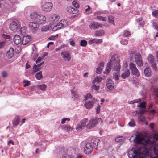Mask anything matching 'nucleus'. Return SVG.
<instances>
[{"instance_id": "nucleus-34", "label": "nucleus", "mask_w": 158, "mask_h": 158, "mask_svg": "<svg viewBox=\"0 0 158 158\" xmlns=\"http://www.w3.org/2000/svg\"><path fill=\"white\" fill-rule=\"evenodd\" d=\"M35 77L38 80H40L43 78V76L42 74V71L38 72L35 75Z\"/></svg>"}, {"instance_id": "nucleus-22", "label": "nucleus", "mask_w": 158, "mask_h": 158, "mask_svg": "<svg viewBox=\"0 0 158 158\" xmlns=\"http://www.w3.org/2000/svg\"><path fill=\"white\" fill-rule=\"evenodd\" d=\"M14 53V49L13 48H10L9 50L7 51L6 53V56L8 58L10 59L13 56Z\"/></svg>"}, {"instance_id": "nucleus-26", "label": "nucleus", "mask_w": 158, "mask_h": 158, "mask_svg": "<svg viewBox=\"0 0 158 158\" xmlns=\"http://www.w3.org/2000/svg\"><path fill=\"white\" fill-rule=\"evenodd\" d=\"M71 97L73 100H75L78 99V95L75 91L72 89L71 90Z\"/></svg>"}, {"instance_id": "nucleus-4", "label": "nucleus", "mask_w": 158, "mask_h": 158, "mask_svg": "<svg viewBox=\"0 0 158 158\" xmlns=\"http://www.w3.org/2000/svg\"><path fill=\"white\" fill-rule=\"evenodd\" d=\"M30 15L31 19L35 20L39 24L44 23L46 20V18L44 15L39 14L37 12H31Z\"/></svg>"}, {"instance_id": "nucleus-45", "label": "nucleus", "mask_w": 158, "mask_h": 158, "mask_svg": "<svg viewBox=\"0 0 158 158\" xmlns=\"http://www.w3.org/2000/svg\"><path fill=\"white\" fill-rule=\"evenodd\" d=\"M128 125L131 127L135 126V124L134 120V119H131L130 121L128 123Z\"/></svg>"}, {"instance_id": "nucleus-29", "label": "nucleus", "mask_w": 158, "mask_h": 158, "mask_svg": "<svg viewBox=\"0 0 158 158\" xmlns=\"http://www.w3.org/2000/svg\"><path fill=\"white\" fill-rule=\"evenodd\" d=\"M84 98L83 100L84 101H86L89 99L93 100V98L91 94L89 93L86 94V95L84 96Z\"/></svg>"}, {"instance_id": "nucleus-38", "label": "nucleus", "mask_w": 158, "mask_h": 158, "mask_svg": "<svg viewBox=\"0 0 158 158\" xmlns=\"http://www.w3.org/2000/svg\"><path fill=\"white\" fill-rule=\"evenodd\" d=\"M62 129L66 131H71L73 130L72 128L70 126H68L66 125L64 126Z\"/></svg>"}, {"instance_id": "nucleus-15", "label": "nucleus", "mask_w": 158, "mask_h": 158, "mask_svg": "<svg viewBox=\"0 0 158 158\" xmlns=\"http://www.w3.org/2000/svg\"><path fill=\"white\" fill-rule=\"evenodd\" d=\"M93 149L91 144L89 143L86 144V146L84 149V152L86 154H89L91 153Z\"/></svg>"}, {"instance_id": "nucleus-28", "label": "nucleus", "mask_w": 158, "mask_h": 158, "mask_svg": "<svg viewBox=\"0 0 158 158\" xmlns=\"http://www.w3.org/2000/svg\"><path fill=\"white\" fill-rule=\"evenodd\" d=\"M99 141V139H93L91 140V143L93 146L96 149H97Z\"/></svg>"}, {"instance_id": "nucleus-7", "label": "nucleus", "mask_w": 158, "mask_h": 158, "mask_svg": "<svg viewBox=\"0 0 158 158\" xmlns=\"http://www.w3.org/2000/svg\"><path fill=\"white\" fill-rule=\"evenodd\" d=\"M129 67L131 73L133 75L136 77L140 76V73L134 63L131 62L129 64Z\"/></svg>"}, {"instance_id": "nucleus-48", "label": "nucleus", "mask_w": 158, "mask_h": 158, "mask_svg": "<svg viewBox=\"0 0 158 158\" xmlns=\"http://www.w3.org/2000/svg\"><path fill=\"white\" fill-rule=\"evenodd\" d=\"M58 35L57 34L55 35H52L50 36L48 38V40H56L58 37Z\"/></svg>"}, {"instance_id": "nucleus-33", "label": "nucleus", "mask_w": 158, "mask_h": 158, "mask_svg": "<svg viewBox=\"0 0 158 158\" xmlns=\"http://www.w3.org/2000/svg\"><path fill=\"white\" fill-rule=\"evenodd\" d=\"M19 117H16L13 121V124L15 126H17L19 123Z\"/></svg>"}, {"instance_id": "nucleus-42", "label": "nucleus", "mask_w": 158, "mask_h": 158, "mask_svg": "<svg viewBox=\"0 0 158 158\" xmlns=\"http://www.w3.org/2000/svg\"><path fill=\"white\" fill-rule=\"evenodd\" d=\"M87 44V42L85 40H82L81 41L80 43V45L82 47L85 46Z\"/></svg>"}, {"instance_id": "nucleus-31", "label": "nucleus", "mask_w": 158, "mask_h": 158, "mask_svg": "<svg viewBox=\"0 0 158 158\" xmlns=\"http://www.w3.org/2000/svg\"><path fill=\"white\" fill-rule=\"evenodd\" d=\"M37 87L39 89L42 91H45L47 88V85L44 84L42 85H37Z\"/></svg>"}, {"instance_id": "nucleus-61", "label": "nucleus", "mask_w": 158, "mask_h": 158, "mask_svg": "<svg viewBox=\"0 0 158 158\" xmlns=\"http://www.w3.org/2000/svg\"><path fill=\"white\" fill-rule=\"evenodd\" d=\"M122 137H119L116 138L115 139V141L117 142H119V141L121 140Z\"/></svg>"}, {"instance_id": "nucleus-46", "label": "nucleus", "mask_w": 158, "mask_h": 158, "mask_svg": "<svg viewBox=\"0 0 158 158\" xmlns=\"http://www.w3.org/2000/svg\"><path fill=\"white\" fill-rule=\"evenodd\" d=\"M138 120L139 121L143 122L145 120V118L143 116L141 115L139 116Z\"/></svg>"}, {"instance_id": "nucleus-30", "label": "nucleus", "mask_w": 158, "mask_h": 158, "mask_svg": "<svg viewBox=\"0 0 158 158\" xmlns=\"http://www.w3.org/2000/svg\"><path fill=\"white\" fill-rule=\"evenodd\" d=\"M102 79L101 77H96L92 81V83L96 84L99 83L102 80Z\"/></svg>"}, {"instance_id": "nucleus-17", "label": "nucleus", "mask_w": 158, "mask_h": 158, "mask_svg": "<svg viewBox=\"0 0 158 158\" xmlns=\"http://www.w3.org/2000/svg\"><path fill=\"white\" fill-rule=\"evenodd\" d=\"M106 85L107 88L109 90H112L114 88V84L111 79L107 80Z\"/></svg>"}, {"instance_id": "nucleus-8", "label": "nucleus", "mask_w": 158, "mask_h": 158, "mask_svg": "<svg viewBox=\"0 0 158 158\" xmlns=\"http://www.w3.org/2000/svg\"><path fill=\"white\" fill-rule=\"evenodd\" d=\"M85 102L84 106L88 109H90L92 108L94 104L96 103L97 102V100L95 98H93L91 101H85Z\"/></svg>"}, {"instance_id": "nucleus-20", "label": "nucleus", "mask_w": 158, "mask_h": 158, "mask_svg": "<svg viewBox=\"0 0 158 158\" xmlns=\"http://www.w3.org/2000/svg\"><path fill=\"white\" fill-rule=\"evenodd\" d=\"M13 40L15 44L16 45L19 44L22 42L21 37L19 35H15Z\"/></svg>"}, {"instance_id": "nucleus-36", "label": "nucleus", "mask_w": 158, "mask_h": 158, "mask_svg": "<svg viewBox=\"0 0 158 158\" xmlns=\"http://www.w3.org/2000/svg\"><path fill=\"white\" fill-rule=\"evenodd\" d=\"M146 103L145 102H140V103L137 105V107L140 108H146Z\"/></svg>"}, {"instance_id": "nucleus-44", "label": "nucleus", "mask_w": 158, "mask_h": 158, "mask_svg": "<svg viewBox=\"0 0 158 158\" xmlns=\"http://www.w3.org/2000/svg\"><path fill=\"white\" fill-rule=\"evenodd\" d=\"M97 19L99 20L106 21V17H102L101 16H98L97 17Z\"/></svg>"}, {"instance_id": "nucleus-35", "label": "nucleus", "mask_w": 158, "mask_h": 158, "mask_svg": "<svg viewBox=\"0 0 158 158\" xmlns=\"http://www.w3.org/2000/svg\"><path fill=\"white\" fill-rule=\"evenodd\" d=\"M154 56L151 55L149 54L148 56V62L150 63H153L154 62Z\"/></svg>"}, {"instance_id": "nucleus-62", "label": "nucleus", "mask_w": 158, "mask_h": 158, "mask_svg": "<svg viewBox=\"0 0 158 158\" xmlns=\"http://www.w3.org/2000/svg\"><path fill=\"white\" fill-rule=\"evenodd\" d=\"M155 94L156 96L158 97V88H156L154 90Z\"/></svg>"}, {"instance_id": "nucleus-37", "label": "nucleus", "mask_w": 158, "mask_h": 158, "mask_svg": "<svg viewBox=\"0 0 158 158\" xmlns=\"http://www.w3.org/2000/svg\"><path fill=\"white\" fill-rule=\"evenodd\" d=\"M50 27L48 26H45L42 27L41 30L43 32L47 31L50 29Z\"/></svg>"}, {"instance_id": "nucleus-5", "label": "nucleus", "mask_w": 158, "mask_h": 158, "mask_svg": "<svg viewBox=\"0 0 158 158\" xmlns=\"http://www.w3.org/2000/svg\"><path fill=\"white\" fill-rule=\"evenodd\" d=\"M52 3L50 2H42L41 3V9L44 12H49L52 10Z\"/></svg>"}, {"instance_id": "nucleus-13", "label": "nucleus", "mask_w": 158, "mask_h": 158, "mask_svg": "<svg viewBox=\"0 0 158 158\" xmlns=\"http://www.w3.org/2000/svg\"><path fill=\"white\" fill-rule=\"evenodd\" d=\"M88 122V119L87 118H85L83 119L81 122V124L78 125L76 128V130L77 131L81 130L85 127H86V123Z\"/></svg>"}, {"instance_id": "nucleus-43", "label": "nucleus", "mask_w": 158, "mask_h": 158, "mask_svg": "<svg viewBox=\"0 0 158 158\" xmlns=\"http://www.w3.org/2000/svg\"><path fill=\"white\" fill-rule=\"evenodd\" d=\"M93 85L92 86V89L96 91H98L99 89V86H97L95 83H93Z\"/></svg>"}, {"instance_id": "nucleus-56", "label": "nucleus", "mask_w": 158, "mask_h": 158, "mask_svg": "<svg viewBox=\"0 0 158 158\" xmlns=\"http://www.w3.org/2000/svg\"><path fill=\"white\" fill-rule=\"evenodd\" d=\"M6 44L5 41H3L0 42V48L3 47Z\"/></svg>"}, {"instance_id": "nucleus-63", "label": "nucleus", "mask_w": 158, "mask_h": 158, "mask_svg": "<svg viewBox=\"0 0 158 158\" xmlns=\"http://www.w3.org/2000/svg\"><path fill=\"white\" fill-rule=\"evenodd\" d=\"M2 75L4 77H6L7 75V73L6 72H3L2 73Z\"/></svg>"}, {"instance_id": "nucleus-3", "label": "nucleus", "mask_w": 158, "mask_h": 158, "mask_svg": "<svg viewBox=\"0 0 158 158\" xmlns=\"http://www.w3.org/2000/svg\"><path fill=\"white\" fill-rule=\"evenodd\" d=\"M158 140V134H155L154 135L152 141L150 139H148L147 140H145L142 136L139 135H135L133 139V141L135 143L142 144L144 145L147 146L149 144H152L155 143Z\"/></svg>"}, {"instance_id": "nucleus-32", "label": "nucleus", "mask_w": 158, "mask_h": 158, "mask_svg": "<svg viewBox=\"0 0 158 158\" xmlns=\"http://www.w3.org/2000/svg\"><path fill=\"white\" fill-rule=\"evenodd\" d=\"M119 71H116V73L115 72L113 73V78L116 81L118 80L120 77V74L119 73Z\"/></svg>"}, {"instance_id": "nucleus-11", "label": "nucleus", "mask_w": 158, "mask_h": 158, "mask_svg": "<svg viewBox=\"0 0 158 158\" xmlns=\"http://www.w3.org/2000/svg\"><path fill=\"white\" fill-rule=\"evenodd\" d=\"M59 18L60 16L58 15L54 14L52 15L49 20L50 25H53L56 24L58 21Z\"/></svg>"}, {"instance_id": "nucleus-19", "label": "nucleus", "mask_w": 158, "mask_h": 158, "mask_svg": "<svg viewBox=\"0 0 158 158\" xmlns=\"http://www.w3.org/2000/svg\"><path fill=\"white\" fill-rule=\"evenodd\" d=\"M151 148L153 149V152L156 157H152L151 156L150 158H158V144H156L154 146H151Z\"/></svg>"}, {"instance_id": "nucleus-64", "label": "nucleus", "mask_w": 158, "mask_h": 158, "mask_svg": "<svg viewBox=\"0 0 158 158\" xmlns=\"http://www.w3.org/2000/svg\"><path fill=\"white\" fill-rule=\"evenodd\" d=\"M64 47L63 46L61 45L60 46L59 48H56L55 49V51L56 52H57L59 50H61L62 48H63Z\"/></svg>"}, {"instance_id": "nucleus-57", "label": "nucleus", "mask_w": 158, "mask_h": 158, "mask_svg": "<svg viewBox=\"0 0 158 158\" xmlns=\"http://www.w3.org/2000/svg\"><path fill=\"white\" fill-rule=\"evenodd\" d=\"M102 32L100 31H97L95 32V34L97 36H101L102 35Z\"/></svg>"}, {"instance_id": "nucleus-10", "label": "nucleus", "mask_w": 158, "mask_h": 158, "mask_svg": "<svg viewBox=\"0 0 158 158\" xmlns=\"http://www.w3.org/2000/svg\"><path fill=\"white\" fill-rule=\"evenodd\" d=\"M142 57L139 53H136L135 56V59L137 65L139 67L143 66V63L142 61Z\"/></svg>"}, {"instance_id": "nucleus-1", "label": "nucleus", "mask_w": 158, "mask_h": 158, "mask_svg": "<svg viewBox=\"0 0 158 158\" xmlns=\"http://www.w3.org/2000/svg\"><path fill=\"white\" fill-rule=\"evenodd\" d=\"M129 158H149L147 149L144 147H141L137 151L135 149H131L128 152Z\"/></svg>"}, {"instance_id": "nucleus-6", "label": "nucleus", "mask_w": 158, "mask_h": 158, "mask_svg": "<svg viewBox=\"0 0 158 158\" xmlns=\"http://www.w3.org/2000/svg\"><path fill=\"white\" fill-rule=\"evenodd\" d=\"M101 122L102 123V120L101 118H95L91 119L89 122L88 124L87 125L86 127L90 129L93 127L95 125L98 123Z\"/></svg>"}, {"instance_id": "nucleus-16", "label": "nucleus", "mask_w": 158, "mask_h": 158, "mask_svg": "<svg viewBox=\"0 0 158 158\" xmlns=\"http://www.w3.org/2000/svg\"><path fill=\"white\" fill-rule=\"evenodd\" d=\"M103 25L97 22H94L91 23L89 27L91 29H95L99 27H102Z\"/></svg>"}, {"instance_id": "nucleus-27", "label": "nucleus", "mask_w": 158, "mask_h": 158, "mask_svg": "<svg viewBox=\"0 0 158 158\" xmlns=\"http://www.w3.org/2000/svg\"><path fill=\"white\" fill-rule=\"evenodd\" d=\"M130 75L129 71L128 69H126L124 70V72L122 73L121 75V77L123 79H125L128 77Z\"/></svg>"}, {"instance_id": "nucleus-50", "label": "nucleus", "mask_w": 158, "mask_h": 158, "mask_svg": "<svg viewBox=\"0 0 158 158\" xmlns=\"http://www.w3.org/2000/svg\"><path fill=\"white\" fill-rule=\"evenodd\" d=\"M152 15L155 17L157 18L158 19V10H156L152 12Z\"/></svg>"}, {"instance_id": "nucleus-9", "label": "nucleus", "mask_w": 158, "mask_h": 158, "mask_svg": "<svg viewBox=\"0 0 158 158\" xmlns=\"http://www.w3.org/2000/svg\"><path fill=\"white\" fill-rule=\"evenodd\" d=\"M20 27L19 21L17 20L13 21L10 26V29L13 31H15Z\"/></svg>"}, {"instance_id": "nucleus-18", "label": "nucleus", "mask_w": 158, "mask_h": 158, "mask_svg": "<svg viewBox=\"0 0 158 158\" xmlns=\"http://www.w3.org/2000/svg\"><path fill=\"white\" fill-rule=\"evenodd\" d=\"M30 28L32 30L36 31L38 29L39 25L37 23L31 22L29 24Z\"/></svg>"}, {"instance_id": "nucleus-21", "label": "nucleus", "mask_w": 158, "mask_h": 158, "mask_svg": "<svg viewBox=\"0 0 158 158\" xmlns=\"http://www.w3.org/2000/svg\"><path fill=\"white\" fill-rule=\"evenodd\" d=\"M31 40V37L30 36H25L23 37L22 43L23 45H26Z\"/></svg>"}, {"instance_id": "nucleus-52", "label": "nucleus", "mask_w": 158, "mask_h": 158, "mask_svg": "<svg viewBox=\"0 0 158 158\" xmlns=\"http://www.w3.org/2000/svg\"><path fill=\"white\" fill-rule=\"evenodd\" d=\"M121 43L123 45H127L128 43L127 40L126 39H123L120 41Z\"/></svg>"}, {"instance_id": "nucleus-55", "label": "nucleus", "mask_w": 158, "mask_h": 158, "mask_svg": "<svg viewBox=\"0 0 158 158\" xmlns=\"http://www.w3.org/2000/svg\"><path fill=\"white\" fill-rule=\"evenodd\" d=\"M123 66L124 67V70H125L126 69H127L128 65H127V62L126 61L124 62L123 64Z\"/></svg>"}, {"instance_id": "nucleus-54", "label": "nucleus", "mask_w": 158, "mask_h": 158, "mask_svg": "<svg viewBox=\"0 0 158 158\" xmlns=\"http://www.w3.org/2000/svg\"><path fill=\"white\" fill-rule=\"evenodd\" d=\"M139 113L142 114H144L145 112H146V108H141L139 110Z\"/></svg>"}, {"instance_id": "nucleus-12", "label": "nucleus", "mask_w": 158, "mask_h": 158, "mask_svg": "<svg viewBox=\"0 0 158 158\" xmlns=\"http://www.w3.org/2000/svg\"><path fill=\"white\" fill-rule=\"evenodd\" d=\"M67 25L66 21L64 19H63L53 28L54 30L58 29H61L62 27H65Z\"/></svg>"}, {"instance_id": "nucleus-14", "label": "nucleus", "mask_w": 158, "mask_h": 158, "mask_svg": "<svg viewBox=\"0 0 158 158\" xmlns=\"http://www.w3.org/2000/svg\"><path fill=\"white\" fill-rule=\"evenodd\" d=\"M62 58L65 61H69L71 59V55L70 53L67 51H64L62 52L61 54Z\"/></svg>"}, {"instance_id": "nucleus-24", "label": "nucleus", "mask_w": 158, "mask_h": 158, "mask_svg": "<svg viewBox=\"0 0 158 158\" xmlns=\"http://www.w3.org/2000/svg\"><path fill=\"white\" fill-rule=\"evenodd\" d=\"M67 11L69 13L72 14H76L77 13L78 11V10L77 8H74L72 6H69L67 8Z\"/></svg>"}, {"instance_id": "nucleus-25", "label": "nucleus", "mask_w": 158, "mask_h": 158, "mask_svg": "<svg viewBox=\"0 0 158 158\" xmlns=\"http://www.w3.org/2000/svg\"><path fill=\"white\" fill-rule=\"evenodd\" d=\"M144 73L147 77H149L152 75L151 71L150 68L148 67H146L144 70Z\"/></svg>"}, {"instance_id": "nucleus-51", "label": "nucleus", "mask_w": 158, "mask_h": 158, "mask_svg": "<svg viewBox=\"0 0 158 158\" xmlns=\"http://www.w3.org/2000/svg\"><path fill=\"white\" fill-rule=\"evenodd\" d=\"M131 34L130 32L127 30H125L123 32V36H124L127 37L129 36V35H131Z\"/></svg>"}, {"instance_id": "nucleus-60", "label": "nucleus", "mask_w": 158, "mask_h": 158, "mask_svg": "<svg viewBox=\"0 0 158 158\" xmlns=\"http://www.w3.org/2000/svg\"><path fill=\"white\" fill-rule=\"evenodd\" d=\"M134 101L135 103H138L139 102H140L142 101V99L141 98H139L136 99L134 100Z\"/></svg>"}, {"instance_id": "nucleus-23", "label": "nucleus", "mask_w": 158, "mask_h": 158, "mask_svg": "<svg viewBox=\"0 0 158 158\" xmlns=\"http://www.w3.org/2000/svg\"><path fill=\"white\" fill-rule=\"evenodd\" d=\"M104 64L102 62H100L98 65V67L96 69V73L98 74H100L104 67Z\"/></svg>"}, {"instance_id": "nucleus-2", "label": "nucleus", "mask_w": 158, "mask_h": 158, "mask_svg": "<svg viewBox=\"0 0 158 158\" xmlns=\"http://www.w3.org/2000/svg\"><path fill=\"white\" fill-rule=\"evenodd\" d=\"M116 57L115 55H114L112 56L110 61L107 64L106 68L104 72V74L109 73L111 70L112 66L113 67L114 70L115 71L120 70V60L118 59L116 60Z\"/></svg>"}, {"instance_id": "nucleus-49", "label": "nucleus", "mask_w": 158, "mask_h": 158, "mask_svg": "<svg viewBox=\"0 0 158 158\" xmlns=\"http://www.w3.org/2000/svg\"><path fill=\"white\" fill-rule=\"evenodd\" d=\"M108 20L109 22L112 23V24H114V18L112 16H110L108 17Z\"/></svg>"}, {"instance_id": "nucleus-58", "label": "nucleus", "mask_w": 158, "mask_h": 158, "mask_svg": "<svg viewBox=\"0 0 158 158\" xmlns=\"http://www.w3.org/2000/svg\"><path fill=\"white\" fill-rule=\"evenodd\" d=\"M100 108L101 106L100 105H98L97 106L96 108V113L97 114L99 113L100 112Z\"/></svg>"}, {"instance_id": "nucleus-59", "label": "nucleus", "mask_w": 158, "mask_h": 158, "mask_svg": "<svg viewBox=\"0 0 158 158\" xmlns=\"http://www.w3.org/2000/svg\"><path fill=\"white\" fill-rule=\"evenodd\" d=\"M151 67L152 68L155 70L157 69V67L156 65V64L153 62V63H151Z\"/></svg>"}, {"instance_id": "nucleus-41", "label": "nucleus", "mask_w": 158, "mask_h": 158, "mask_svg": "<svg viewBox=\"0 0 158 158\" xmlns=\"http://www.w3.org/2000/svg\"><path fill=\"white\" fill-rule=\"evenodd\" d=\"M27 31V29L25 27H23L20 29V32L21 33L24 35Z\"/></svg>"}, {"instance_id": "nucleus-40", "label": "nucleus", "mask_w": 158, "mask_h": 158, "mask_svg": "<svg viewBox=\"0 0 158 158\" xmlns=\"http://www.w3.org/2000/svg\"><path fill=\"white\" fill-rule=\"evenodd\" d=\"M33 69V73H35L40 70V68L39 67H38L37 65H36V64H35L34 66Z\"/></svg>"}, {"instance_id": "nucleus-53", "label": "nucleus", "mask_w": 158, "mask_h": 158, "mask_svg": "<svg viewBox=\"0 0 158 158\" xmlns=\"http://www.w3.org/2000/svg\"><path fill=\"white\" fill-rule=\"evenodd\" d=\"M23 82L25 83L24 85V87L28 86L30 84V81H26L25 80L23 81Z\"/></svg>"}, {"instance_id": "nucleus-47", "label": "nucleus", "mask_w": 158, "mask_h": 158, "mask_svg": "<svg viewBox=\"0 0 158 158\" xmlns=\"http://www.w3.org/2000/svg\"><path fill=\"white\" fill-rule=\"evenodd\" d=\"M72 5L76 8H78L79 7V4L76 1H73L72 2Z\"/></svg>"}, {"instance_id": "nucleus-39", "label": "nucleus", "mask_w": 158, "mask_h": 158, "mask_svg": "<svg viewBox=\"0 0 158 158\" xmlns=\"http://www.w3.org/2000/svg\"><path fill=\"white\" fill-rule=\"evenodd\" d=\"M102 42V40L101 39H94L91 40L90 42L91 43H96L98 44L101 43Z\"/></svg>"}]
</instances>
